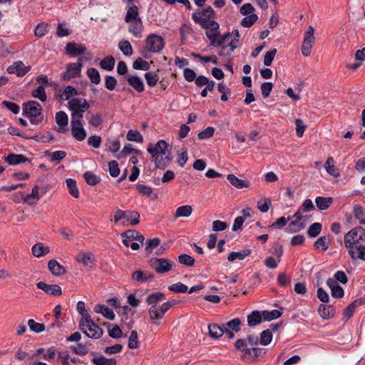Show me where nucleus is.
I'll return each mask as SVG.
<instances>
[{
	"instance_id": "15",
	"label": "nucleus",
	"mask_w": 365,
	"mask_h": 365,
	"mask_svg": "<svg viewBox=\"0 0 365 365\" xmlns=\"http://www.w3.org/2000/svg\"><path fill=\"white\" fill-rule=\"evenodd\" d=\"M166 313L165 310L163 311V306L150 307L148 309V315L152 323L155 325H160V320L163 318Z\"/></svg>"
},
{
	"instance_id": "45",
	"label": "nucleus",
	"mask_w": 365,
	"mask_h": 365,
	"mask_svg": "<svg viewBox=\"0 0 365 365\" xmlns=\"http://www.w3.org/2000/svg\"><path fill=\"white\" fill-rule=\"evenodd\" d=\"M66 185L68 190V192L71 195H72L75 198L79 197V192L78 189L76 186V182L75 180L68 178L66 180Z\"/></svg>"
},
{
	"instance_id": "4",
	"label": "nucleus",
	"mask_w": 365,
	"mask_h": 365,
	"mask_svg": "<svg viewBox=\"0 0 365 365\" xmlns=\"http://www.w3.org/2000/svg\"><path fill=\"white\" fill-rule=\"evenodd\" d=\"M79 327L86 336L93 339H100L103 334V330L91 318L85 322H79Z\"/></svg>"
},
{
	"instance_id": "62",
	"label": "nucleus",
	"mask_w": 365,
	"mask_h": 365,
	"mask_svg": "<svg viewBox=\"0 0 365 365\" xmlns=\"http://www.w3.org/2000/svg\"><path fill=\"white\" fill-rule=\"evenodd\" d=\"M48 26L47 24L41 23L38 24L34 30V34L37 37H42L45 36L48 31Z\"/></svg>"
},
{
	"instance_id": "48",
	"label": "nucleus",
	"mask_w": 365,
	"mask_h": 365,
	"mask_svg": "<svg viewBox=\"0 0 365 365\" xmlns=\"http://www.w3.org/2000/svg\"><path fill=\"white\" fill-rule=\"evenodd\" d=\"M263 321H272L281 317L282 312L279 310L274 309L272 311H262Z\"/></svg>"
},
{
	"instance_id": "53",
	"label": "nucleus",
	"mask_w": 365,
	"mask_h": 365,
	"mask_svg": "<svg viewBox=\"0 0 365 365\" xmlns=\"http://www.w3.org/2000/svg\"><path fill=\"white\" fill-rule=\"evenodd\" d=\"M87 75L91 81L94 84H99L101 82V76L96 68H90L87 70Z\"/></svg>"
},
{
	"instance_id": "37",
	"label": "nucleus",
	"mask_w": 365,
	"mask_h": 365,
	"mask_svg": "<svg viewBox=\"0 0 365 365\" xmlns=\"http://www.w3.org/2000/svg\"><path fill=\"white\" fill-rule=\"evenodd\" d=\"M208 329L210 336L212 338L218 339L224 334L225 328H224L223 325L220 327L216 324H210Z\"/></svg>"
},
{
	"instance_id": "18",
	"label": "nucleus",
	"mask_w": 365,
	"mask_h": 365,
	"mask_svg": "<svg viewBox=\"0 0 365 365\" xmlns=\"http://www.w3.org/2000/svg\"><path fill=\"white\" fill-rule=\"evenodd\" d=\"M56 122L58 125L57 131L58 133H65L67 130L68 124V118L64 111H58L56 113Z\"/></svg>"
},
{
	"instance_id": "56",
	"label": "nucleus",
	"mask_w": 365,
	"mask_h": 365,
	"mask_svg": "<svg viewBox=\"0 0 365 365\" xmlns=\"http://www.w3.org/2000/svg\"><path fill=\"white\" fill-rule=\"evenodd\" d=\"M77 310L82 317L80 322H85L86 319L88 320L91 318L85 308V304L83 302L79 301L77 303Z\"/></svg>"
},
{
	"instance_id": "58",
	"label": "nucleus",
	"mask_w": 365,
	"mask_h": 365,
	"mask_svg": "<svg viewBox=\"0 0 365 365\" xmlns=\"http://www.w3.org/2000/svg\"><path fill=\"white\" fill-rule=\"evenodd\" d=\"M28 325L31 331L35 333H41L45 329V325L42 323L36 322L34 319L28 321Z\"/></svg>"
},
{
	"instance_id": "38",
	"label": "nucleus",
	"mask_w": 365,
	"mask_h": 365,
	"mask_svg": "<svg viewBox=\"0 0 365 365\" xmlns=\"http://www.w3.org/2000/svg\"><path fill=\"white\" fill-rule=\"evenodd\" d=\"M192 207L191 205H182L178 207L175 210V217H187L192 213Z\"/></svg>"
},
{
	"instance_id": "64",
	"label": "nucleus",
	"mask_w": 365,
	"mask_h": 365,
	"mask_svg": "<svg viewBox=\"0 0 365 365\" xmlns=\"http://www.w3.org/2000/svg\"><path fill=\"white\" fill-rule=\"evenodd\" d=\"M215 133V128L213 127H207L205 130L200 131L197 137L200 140H205L211 138Z\"/></svg>"
},
{
	"instance_id": "16",
	"label": "nucleus",
	"mask_w": 365,
	"mask_h": 365,
	"mask_svg": "<svg viewBox=\"0 0 365 365\" xmlns=\"http://www.w3.org/2000/svg\"><path fill=\"white\" fill-rule=\"evenodd\" d=\"M152 158L155 167L160 170H164L172 160L170 153H165V155L158 153L156 155L152 156Z\"/></svg>"
},
{
	"instance_id": "25",
	"label": "nucleus",
	"mask_w": 365,
	"mask_h": 365,
	"mask_svg": "<svg viewBox=\"0 0 365 365\" xmlns=\"http://www.w3.org/2000/svg\"><path fill=\"white\" fill-rule=\"evenodd\" d=\"M4 160L11 165H15L29 161V159L22 154H9L4 158Z\"/></svg>"
},
{
	"instance_id": "13",
	"label": "nucleus",
	"mask_w": 365,
	"mask_h": 365,
	"mask_svg": "<svg viewBox=\"0 0 365 365\" xmlns=\"http://www.w3.org/2000/svg\"><path fill=\"white\" fill-rule=\"evenodd\" d=\"M36 287L49 295L60 296L62 294L61 288L58 284H48L44 282H39L36 284Z\"/></svg>"
},
{
	"instance_id": "24",
	"label": "nucleus",
	"mask_w": 365,
	"mask_h": 365,
	"mask_svg": "<svg viewBox=\"0 0 365 365\" xmlns=\"http://www.w3.org/2000/svg\"><path fill=\"white\" fill-rule=\"evenodd\" d=\"M165 299V294L163 292H157L150 294L147 296L145 302L150 305V307H157V304Z\"/></svg>"
},
{
	"instance_id": "34",
	"label": "nucleus",
	"mask_w": 365,
	"mask_h": 365,
	"mask_svg": "<svg viewBox=\"0 0 365 365\" xmlns=\"http://www.w3.org/2000/svg\"><path fill=\"white\" fill-rule=\"evenodd\" d=\"M252 250L250 249H244L239 252H232L227 257L229 262H234L236 259L243 260L246 257L250 255Z\"/></svg>"
},
{
	"instance_id": "7",
	"label": "nucleus",
	"mask_w": 365,
	"mask_h": 365,
	"mask_svg": "<svg viewBox=\"0 0 365 365\" xmlns=\"http://www.w3.org/2000/svg\"><path fill=\"white\" fill-rule=\"evenodd\" d=\"M42 107L35 101H29L24 104L23 114L26 117H38L41 115Z\"/></svg>"
},
{
	"instance_id": "36",
	"label": "nucleus",
	"mask_w": 365,
	"mask_h": 365,
	"mask_svg": "<svg viewBox=\"0 0 365 365\" xmlns=\"http://www.w3.org/2000/svg\"><path fill=\"white\" fill-rule=\"evenodd\" d=\"M32 253L36 257H41L50 252V248L42 243H36L32 247Z\"/></svg>"
},
{
	"instance_id": "9",
	"label": "nucleus",
	"mask_w": 365,
	"mask_h": 365,
	"mask_svg": "<svg viewBox=\"0 0 365 365\" xmlns=\"http://www.w3.org/2000/svg\"><path fill=\"white\" fill-rule=\"evenodd\" d=\"M121 237L123 245L127 247H129L130 242L137 241L143 245L145 240L144 237L136 230H127L121 234Z\"/></svg>"
},
{
	"instance_id": "63",
	"label": "nucleus",
	"mask_w": 365,
	"mask_h": 365,
	"mask_svg": "<svg viewBox=\"0 0 365 365\" xmlns=\"http://www.w3.org/2000/svg\"><path fill=\"white\" fill-rule=\"evenodd\" d=\"M168 289L176 293H185L187 291V286L181 282H178L169 286Z\"/></svg>"
},
{
	"instance_id": "54",
	"label": "nucleus",
	"mask_w": 365,
	"mask_h": 365,
	"mask_svg": "<svg viewBox=\"0 0 365 365\" xmlns=\"http://www.w3.org/2000/svg\"><path fill=\"white\" fill-rule=\"evenodd\" d=\"M273 335L269 330H264L260 333L259 343L263 346L268 345L272 339Z\"/></svg>"
},
{
	"instance_id": "8",
	"label": "nucleus",
	"mask_w": 365,
	"mask_h": 365,
	"mask_svg": "<svg viewBox=\"0 0 365 365\" xmlns=\"http://www.w3.org/2000/svg\"><path fill=\"white\" fill-rule=\"evenodd\" d=\"M71 134L77 141H83L86 139L87 133L84 129L81 120H71Z\"/></svg>"
},
{
	"instance_id": "6",
	"label": "nucleus",
	"mask_w": 365,
	"mask_h": 365,
	"mask_svg": "<svg viewBox=\"0 0 365 365\" xmlns=\"http://www.w3.org/2000/svg\"><path fill=\"white\" fill-rule=\"evenodd\" d=\"M165 46L164 38L155 34H150L145 39V48L151 53H158Z\"/></svg>"
},
{
	"instance_id": "46",
	"label": "nucleus",
	"mask_w": 365,
	"mask_h": 365,
	"mask_svg": "<svg viewBox=\"0 0 365 365\" xmlns=\"http://www.w3.org/2000/svg\"><path fill=\"white\" fill-rule=\"evenodd\" d=\"M118 48L125 56H130L133 53V47L127 40L120 41L118 43Z\"/></svg>"
},
{
	"instance_id": "22",
	"label": "nucleus",
	"mask_w": 365,
	"mask_h": 365,
	"mask_svg": "<svg viewBox=\"0 0 365 365\" xmlns=\"http://www.w3.org/2000/svg\"><path fill=\"white\" fill-rule=\"evenodd\" d=\"M349 254L352 259H360L365 261V245H354L353 248H349Z\"/></svg>"
},
{
	"instance_id": "52",
	"label": "nucleus",
	"mask_w": 365,
	"mask_h": 365,
	"mask_svg": "<svg viewBox=\"0 0 365 365\" xmlns=\"http://www.w3.org/2000/svg\"><path fill=\"white\" fill-rule=\"evenodd\" d=\"M133 68L135 70L148 71L150 68V63L139 57L133 62Z\"/></svg>"
},
{
	"instance_id": "31",
	"label": "nucleus",
	"mask_w": 365,
	"mask_h": 365,
	"mask_svg": "<svg viewBox=\"0 0 365 365\" xmlns=\"http://www.w3.org/2000/svg\"><path fill=\"white\" fill-rule=\"evenodd\" d=\"M38 191H39V187L38 185H35L32 188L31 193L27 195L24 198V202L25 203H27L29 205H36L40 198Z\"/></svg>"
},
{
	"instance_id": "5",
	"label": "nucleus",
	"mask_w": 365,
	"mask_h": 365,
	"mask_svg": "<svg viewBox=\"0 0 365 365\" xmlns=\"http://www.w3.org/2000/svg\"><path fill=\"white\" fill-rule=\"evenodd\" d=\"M149 264L159 274L168 272L175 267L174 262L166 258L153 257L149 260Z\"/></svg>"
},
{
	"instance_id": "10",
	"label": "nucleus",
	"mask_w": 365,
	"mask_h": 365,
	"mask_svg": "<svg viewBox=\"0 0 365 365\" xmlns=\"http://www.w3.org/2000/svg\"><path fill=\"white\" fill-rule=\"evenodd\" d=\"M215 16V11L211 6H207L202 11H199L197 12H195L192 15V18L193 21L200 25H201L202 22L200 21V19H205L206 21H212L211 19Z\"/></svg>"
},
{
	"instance_id": "42",
	"label": "nucleus",
	"mask_w": 365,
	"mask_h": 365,
	"mask_svg": "<svg viewBox=\"0 0 365 365\" xmlns=\"http://www.w3.org/2000/svg\"><path fill=\"white\" fill-rule=\"evenodd\" d=\"M45 155L50 158L51 162H60L66 156V153L63 150H58L55 152L46 151Z\"/></svg>"
},
{
	"instance_id": "35",
	"label": "nucleus",
	"mask_w": 365,
	"mask_h": 365,
	"mask_svg": "<svg viewBox=\"0 0 365 365\" xmlns=\"http://www.w3.org/2000/svg\"><path fill=\"white\" fill-rule=\"evenodd\" d=\"M332 202L333 199L331 197H317L315 199L316 205L319 210H325L328 209Z\"/></svg>"
},
{
	"instance_id": "51",
	"label": "nucleus",
	"mask_w": 365,
	"mask_h": 365,
	"mask_svg": "<svg viewBox=\"0 0 365 365\" xmlns=\"http://www.w3.org/2000/svg\"><path fill=\"white\" fill-rule=\"evenodd\" d=\"M322 226L319 222H314L310 225L307 230V235L309 237H316L322 231Z\"/></svg>"
},
{
	"instance_id": "14",
	"label": "nucleus",
	"mask_w": 365,
	"mask_h": 365,
	"mask_svg": "<svg viewBox=\"0 0 365 365\" xmlns=\"http://www.w3.org/2000/svg\"><path fill=\"white\" fill-rule=\"evenodd\" d=\"M66 53L71 57H76L83 54L86 51V47L81 43L69 42L66 46Z\"/></svg>"
},
{
	"instance_id": "47",
	"label": "nucleus",
	"mask_w": 365,
	"mask_h": 365,
	"mask_svg": "<svg viewBox=\"0 0 365 365\" xmlns=\"http://www.w3.org/2000/svg\"><path fill=\"white\" fill-rule=\"evenodd\" d=\"M125 219L130 225H136L140 222V214L136 211L128 210Z\"/></svg>"
},
{
	"instance_id": "39",
	"label": "nucleus",
	"mask_w": 365,
	"mask_h": 365,
	"mask_svg": "<svg viewBox=\"0 0 365 365\" xmlns=\"http://www.w3.org/2000/svg\"><path fill=\"white\" fill-rule=\"evenodd\" d=\"M139 17L138 8L136 6H130L127 12L125 17V21L126 23L132 22L133 21H136Z\"/></svg>"
},
{
	"instance_id": "20",
	"label": "nucleus",
	"mask_w": 365,
	"mask_h": 365,
	"mask_svg": "<svg viewBox=\"0 0 365 365\" xmlns=\"http://www.w3.org/2000/svg\"><path fill=\"white\" fill-rule=\"evenodd\" d=\"M48 268L49 271L55 276H61L66 272V268L63 265L60 264L54 259L48 261Z\"/></svg>"
},
{
	"instance_id": "44",
	"label": "nucleus",
	"mask_w": 365,
	"mask_h": 365,
	"mask_svg": "<svg viewBox=\"0 0 365 365\" xmlns=\"http://www.w3.org/2000/svg\"><path fill=\"white\" fill-rule=\"evenodd\" d=\"M92 362L96 365H116L117 364L115 359H107L103 356L93 357L92 359Z\"/></svg>"
},
{
	"instance_id": "23",
	"label": "nucleus",
	"mask_w": 365,
	"mask_h": 365,
	"mask_svg": "<svg viewBox=\"0 0 365 365\" xmlns=\"http://www.w3.org/2000/svg\"><path fill=\"white\" fill-rule=\"evenodd\" d=\"M130 24L128 28V31L131 33L134 36L137 38H140L142 36L143 31V21L140 18H138L136 21H133L130 22Z\"/></svg>"
},
{
	"instance_id": "41",
	"label": "nucleus",
	"mask_w": 365,
	"mask_h": 365,
	"mask_svg": "<svg viewBox=\"0 0 365 365\" xmlns=\"http://www.w3.org/2000/svg\"><path fill=\"white\" fill-rule=\"evenodd\" d=\"M324 168L329 175L336 178L339 176V173L334 165V159L332 157H329L327 159Z\"/></svg>"
},
{
	"instance_id": "33",
	"label": "nucleus",
	"mask_w": 365,
	"mask_h": 365,
	"mask_svg": "<svg viewBox=\"0 0 365 365\" xmlns=\"http://www.w3.org/2000/svg\"><path fill=\"white\" fill-rule=\"evenodd\" d=\"M76 260L85 267H91L94 262V257L91 252L80 253L77 255Z\"/></svg>"
},
{
	"instance_id": "1",
	"label": "nucleus",
	"mask_w": 365,
	"mask_h": 365,
	"mask_svg": "<svg viewBox=\"0 0 365 365\" xmlns=\"http://www.w3.org/2000/svg\"><path fill=\"white\" fill-rule=\"evenodd\" d=\"M200 26L205 29V35L210 41V45L220 48L218 55L222 57L230 56L240 46V33L237 29L227 32L223 35L220 33V25L216 21H206L200 19Z\"/></svg>"
},
{
	"instance_id": "50",
	"label": "nucleus",
	"mask_w": 365,
	"mask_h": 365,
	"mask_svg": "<svg viewBox=\"0 0 365 365\" xmlns=\"http://www.w3.org/2000/svg\"><path fill=\"white\" fill-rule=\"evenodd\" d=\"M33 97L38 98L41 101L45 102L47 100V96L45 91V88L43 86H38L31 93Z\"/></svg>"
},
{
	"instance_id": "49",
	"label": "nucleus",
	"mask_w": 365,
	"mask_h": 365,
	"mask_svg": "<svg viewBox=\"0 0 365 365\" xmlns=\"http://www.w3.org/2000/svg\"><path fill=\"white\" fill-rule=\"evenodd\" d=\"M241 324V320L239 318H235L228 322L223 324L225 329L231 330L232 331H239Z\"/></svg>"
},
{
	"instance_id": "21",
	"label": "nucleus",
	"mask_w": 365,
	"mask_h": 365,
	"mask_svg": "<svg viewBox=\"0 0 365 365\" xmlns=\"http://www.w3.org/2000/svg\"><path fill=\"white\" fill-rule=\"evenodd\" d=\"M365 303L364 298H359L352 302L348 307H346L343 312V317L346 320L349 319L353 314L356 308Z\"/></svg>"
},
{
	"instance_id": "12",
	"label": "nucleus",
	"mask_w": 365,
	"mask_h": 365,
	"mask_svg": "<svg viewBox=\"0 0 365 365\" xmlns=\"http://www.w3.org/2000/svg\"><path fill=\"white\" fill-rule=\"evenodd\" d=\"M30 69V66H26L22 61H18L7 68V72L9 73H15L17 76L22 77L25 76Z\"/></svg>"
},
{
	"instance_id": "32",
	"label": "nucleus",
	"mask_w": 365,
	"mask_h": 365,
	"mask_svg": "<svg viewBox=\"0 0 365 365\" xmlns=\"http://www.w3.org/2000/svg\"><path fill=\"white\" fill-rule=\"evenodd\" d=\"M263 322L262 312L253 311L247 316V324L250 327H255Z\"/></svg>"
},
{
	"instance_id": "59",
	"label": "nucleus",
	"mask_w": 365,
	"mask_h": 365,
	"mask_svg": "<svg viewBox=\"0 0 365 365\" xmlns=\"http://www.w3.org/2000/svg\"><path fill=\"white\" fill-rule=\"evenodd\" d=\"M83 176L87 184L90 185H96L100 182V178L91 171L86 172Z\"/></svg>"
},
{
	"instance_id": "57",
	"label": "nucleus",
	"mask_w": 365,
	"mask_h": 365,
	"mask_svg": "<svg viewBox=\"0 0 365 365\" xmlns=\"http://www.w3.org/2000/svg\"><path fill=\"white\" fill-rule=\"evenodd\" d=\"M257 19L258 17L256 14H250L243 18L240 24L243 27L249 28L257 21Z\"/></svg>"
},
{
	"instance_id": "2",
	"label": "nucleus",
	"mask_w": 365,
	"mask_h": 365,
	"mask_svg": "<svg viewBox=\"0 0 365 365\" xmlns=\"http://www.w3.org/2000/svg\"><path fill=\"white\" fill-rule=\"evenodd\" d=\"M248 344L251 346L247 347V342L245 339H238L235 342V348L245 353L246 356L252 359H256L258 356L259 349L255 347L258 344V337L255 335H249L247 336Z\"/></svg>"
},
{
	"instance_id": "28",
	"label": "nucleus",
	"mask_w": 365,
	"mask_h": 365,
	"mask_svg": "<svg viewBox=\"0 0 365 365\" xmlns=\"http://www.w3.org/2000/svg\"><path fill=\"white\" fill-rule=\"evenodd\" d=\"M230 183L237 189H242L249 187V182L247 180L240 179L234 174H229L227 176Z\"/></svg>"
},
{
	"instance_id": "26",
	"label": "nucleus",
	"mask_w": 365,
	"mask_h": 365,
	"mask_svg": "<svg viewBox=\"0 0 365 365\" xmlns=\"http://www.w3.org/2000/svg\"><path fill=\"white\" fill-rule=\"evenodd\" d=\"M127 81L137 92L142 93L144 91V83L140 77L137 76H129L127 78Z\"/></svg>"
},
{
	"instance_id": "61",
	"label": "nucleus",
	"mask_w": 365,
	"mask_h": 365,
	"mask_svg": "<svg viewBox=\"0 0 365 365\" xmlns=\"http://www.w3.org/2000/svg\"><path fill=\"white\" fill-rule=\"evenodd\" d=\"M128 346L130 349H134L138 347V333L135 330H133L130 332Z\"/></svg>"
},
{
	"instance_id": "27",
	"label": "nucleus",
	"mask_w": 365,
	"mask_h": 365,
	"mask_svg": "<svg viewBox=\"0 0 365 365\" xmlns=\"http://www.w3.org/2000/svg\"><path fill=\"white\" fill-rule=\"evenodd\" d=\"M318 312L323 319H329L335 314V310L331 305L320 304Z\"/></svg>"
},
{
	"instance_id": "19",
	"label": "nucleus",
	"mask_w": 365,
	"mask_h": 365,
	"mask_svg": "<svg viewBox=\"0 0 365 365\" xmlns=\"http://www.w3.org/2000/svg\"><path fill=\"white\" fill-rule=\"evenodd\" d=\"M359 230H362L361 227H356L353 229H351L350 231H349L347 233L344 235V245L345 247L349 248H353L354 246L356 245L355 240L356 237L357 236V234L359 232Z\"/></svg>"
},
{
	"instance_id": "17",
	"label": "nucleus",
	"mask_w": 365,
	"mask_h": 365,
	"mask_svg": "<svg viewBox=\"0 0 365 365\" xmlns=\"http://www.w3.org/2000/svg\"><path fill=\"white\" fill-rule=\"evenodd\" d=\"M167 150L168 143L164 140H158L154 147L150 144L147 149L148 152L151 155V156H155L158 153L165 155V153H168Z\"/></svg>"
},
{
	"instance_id": "40",
	"label": "nucleus",
	"mask_w": 365,
	"mask_h": 365,
	"mask_svg": "<svg viewBox=\"0 0 365 365\" xmlns=\"http://www.w3.org/2000/svg\"><path fill=\"white\" fill-rule=\"evenodd\" d=\"M78 95L77 90L71 86H66L62 93H59L58 96L62 100H68L71 97Z\"/></svg>"
},
{
	"instance_id": "29",
	"label": "nucleus",
	"mask_w": 365,
	"mask_h": 365,
	"mask_svg": "<svg viewBox=\"0 0 365 365\" xmlns=\"http://www.w3.org/2000/svg\"><path fill=\"white\" fill-rule=\"evenodd\" d=\"M331 243L329 235L322 236L318 238L314 243V247L317 250L325 252L329 248Z\"/></svg>"
},
{
	"instance_id": "3",
	"label": "nucleus",
	"mask_w": 365,
	"mask_h": 365,
	"mask_svg": "<svg viewBox=\"0 0 365 365\" xmlns=\"http://www.w3.org/2000/svg\"><path fill=\"white\" fill-rule=\"evenodd\" d=\"M68 105L69 110L72 111L71 120H81L83 113L90 107L86 99L79 98H71Z\"/></svg>"
},
{
	"instance_id": "43",
	"label": "nucleus",
	"mask_w": 365,
	"mask_h": 365,
	"mask_svg": "<svg viewBox=\"0 0 365 365\" xmlns=\"http://www.w3.org/2000/svg\"><path fill=\"white\" fill-rule=\"evenodd\" d=\"M115 66V59L112 56H108L100 62V66L102 69L110 71Z\"/></svg>"
},
{
	"instance_id": "55",
	"label": "nucleus",
	"mask_w": 365,
	"mask_h": 365,
	"mask_svg": "<svg viewBox=\"0 0 365 365\" xmlns=\"http://www.w3.org/2000/svg\"><path fill=\"white\" fill-rule=\"evenodd\" d=\"M127 139L129 141H135L142 143L143 140V135L138 130H130L127 133Z\"/></svg>"
},
{
	"instance_id": "11",
	"label": "nucleus",
	"mask_w": 365,
	"mask_h": 365,
	"mask_svg": "<svg viewBox=\"0 0 365 365\" xmlns=\"http://www.w3.org/2000/svg\"><path fill=\"white\" fill-rule=\"evenodd\" d=\"M81 65L70 63L66 66V71L62 74V79L65 81L81 76Z\"/></svg>"
},
{
	"instance_id": "30",
	"label": "nucleus",
	"mask_w": 365,
	"mask_h": 365,
	"mask_svg": "<svg viewBox=\"0 0 365 365\" xmlns=\"http://www.w3.org/2000/svg\"><path fill=\"white\" fill-rule=\"evenodd\" d=\"M94 311L96 313H101L109 320H113L115 318V314L113 310L106 305L98 304L95 306Z\"/></svg>"
},
{
	"instance_id": "60",
	"label": "nucleus",
	"mask_w": 365,
	"mask_h": 365,
	"mask_svg": "<svg viewBox=\"0 0 365 365\" xmlns=\"http://www.w3.org/2000/svg\"><path fill=\"white\" fill-rule=\"evenodd\" d=\"M178 262L183 265L191 267L195 264V259L187 254H182L178 256Z\"/></svg>"
}]
</instances>
